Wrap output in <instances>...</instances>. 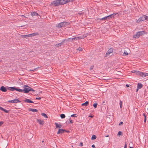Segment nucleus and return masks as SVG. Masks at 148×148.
I'll use <instances>...</instances> for the list:
<instances>
[{
	"label": "nucleus",
	"mask_w": 148,
	"mask_h": 148,
	"mask_svg": "<svg viewBox=\"0 0 148 148\" xmlns=\"http://www.w3.org/2000/svg\"><path fill=\"white\" fill-rule=\"evenodd\" d=\"M23 87L24 88L23 91L25 93H27L30 91H34V90L28 86L27 85H24Z\"/></svg>",
	"instance_id": "obj_1"
},
{
	"label": "nucleus",
	"mask_w": 148,
	"mask_h": 148,
	"mask_svg": "<svg viewBox=\"0 0 148 148\" xmlns=\"http://www.w3.org/2000/svg\"><path fill=\"white\" fill-rule=\"evenodd\" d=\"M147 16L143 15L137 20L136 22L137 23H139L145 20H146L147 21Z\"/></svg>",
	"instance_id": "obj_2"
},
{
	"label": "nucleus",
	"mask_w": 148,
	"mask_h": 148,
	"mask_svg": "<svg viewBox=\"0 0 148 148\" xmlns=\"http://www.w3.org/2000/svg\"><path fill=\"white\" fill-rule=\"evenodd\" d=\"M69 25V23L67 22H62L57 24L56 25L58 27H66Z\"/></svg>",
	"instance_id": "obj_3"
},
{
	"label": "nucleus",
	"mask_w": 148,
	"mask_h": 148,
	"mask_svg": "<svg viewBox=\"0 0 148 148\" xmlns=\"http://www.w3.org/2000/svg\"><path fill=\"white\" fill-rule=\"evenodd\" d=\"M38 36V33H35L27 35H22L21 36V37H31L34 36Z\"/></svg>",
	"instance_id": "obj_4"
},
{
	"label": "nucleus",
	"mask_w": 148,
	"mask_h": 148,
	"mask_svg": "<svg viewBox=\"0 0 148 148\" xmlns=\"http://www.w3.org/2000/svg\"><path fill=\"white\" fill-rule=\"evenodd\" d=\"M113 50L114 49L112 48H111L109 49L106 54L105 57H107L109 56L110 54L113 52Z\"/></svg>",
	"instance_id": "obj_5"
},
{
	"label": "nucleus",
	"mask_w": 148,
	"mask_h": 148,
	"mask_svg": "<svg viewBox=\"0 0 148 148\" xmlns=\"http://www.w3.org/2000/svg\"><path fill=\"white\" fill-rule=\"evenodd\" d=\"M75 0H60V5H63L68 2L73 1Z\"/></svg>",
	"instance_id": "obj_6"
},
{
	"label": "nucleus",
	"mask_w": 148,
	"mask_h": 148,
	"mask_svg": "<svg viewBox=\"0 0 148 148\" xmlns=\"http://www.w3.org/2000/svg\"><path fill=\"white\" fill-rule=\"evenodd\" d=\"M145 33L144 31H140L138 32L136 34V36L137 37H139L143 36Z\"/></svg>",
	"instance_id": "obj_7"
},
{
	"label": "nucleus",
	"mask_w": 148,
	"mask_h": 148,
	"mask_svg": "<svg viewBox=\"0 0 148 148\" xmlns=\"http://www.w3.org/2000/svg\"><path fill=\"white\" fill-rule=\"evenodd\" d=\"M54 5L55 6H57L60 5V0H58L53 1L51 3V5Z\"/></svg>",
	"instance_id": "obj_8"
},
{
	"label": "nucleus",
	"mask_w": 148,
	"mask_h": 148,
	"mask_svg": "<svg viewBox=\"0 0 148 148\" xmlns=\"http://www.w3.org/2000/svg\"><path fill=\"white\" fill-rule=\"evenodd\" d=\"M65 132H66V130L62 129H59L58 131L57 132V134H61L64 133Z\"/></svg>",
	"instance_id": "obj_9"
},
{
	"label": "nucleus",
	"mask_w": 148,
	"mask_h": 148,
	"mask_svg": "<svg viewBox=\"0 0 148 148\" xmlns=\"http://www.w3.org/2000/svg\"><path fill=\"white\" fill-rule=\"evenodd\" d=\"M137 72V74L138 75H140V76L143 77H145V73L143 72H141L139 71V72Z\"/></svg>",
	"instance_id": "obj_10"
},
{
	"label": "nucleus",
	"mask_w": 148,
	"mask_h": 148,
	"mask_svg": "<svg viewBox=\"0 0 148 148\" xmlns=\"http://www.w3.org/2000/svg\"><path fill=\"white\" fill-rule=\"evenodd\" d=\"M9 102H10L12 103H17L20 101L17 99H14L13 100L9 101H8Z\"/></svg>",
	"instance_id": "obj_11"
},
{
	"label": "nucleus",
	"mask_w": 148,
	"mask_h": 148,
	"mask_svg": "<svg viewBox=\"0 0 148 148\" xmlns=\"http://www.w3.org/2000/svg\"><path fill=\"white\" fill-rule=\"evenodd\" d=\"M116 14H118L117 13L113 14H111L110 15H109L108 16H107V17H108L107 19H110L111 18L114 17V16Z\"/></svg>",
	"instance_id": "obj_12"
},
{
	"label": "nucleus",
	"mask_w": 148,
	"mask_h": 148,
	"mask_svg": "<svg viewBox=\"0 0 148 148\" xmlns=\"http://www.w3.org/2000/svg\"><path fill=\"white\" fill-rule=\"evenodd\" d=\"M37 122L40 125H43L44 123V121L43 120H41L40 119H37Z\"/></svg>",
	"instance_id": "obj_13"
},
{
	"label": "nucleus",
	"mask_w": 148,
	"mask_h": 148,
	"mask_svg": "<svg viewBox=\"0 0 148 148\" xmlns=\"http://www.w3.org/2000/svg\"><path fill=\"white\" fill-rule=\"evenodd\" d=\"M0 90L3 92H5L7 91V89L6 88L3 86H2L0 88Z\"/></svg>",
	"instance_id": "obj_14"
},
{
	"label": "nucleus",
	"mask_w": 148,
	"mask_h": 148,
	"mask_svg": "<svg viewBox=\"0 0 148 148\" xmlns=\"http://www.w3.org/2000/svg\"><path fill=\"white\" fill-rule=\"evenodd\" d=\"M24 101L26 103H34V102L33 101L30 100L29 99H27V98H25Z\"/></svg>",
	"instance_id": "obj_15"
},
{
	"label": "nucleus",
	"mask_w": 148,
	"mask_h": 148,
	"mask_svg": "<svg viewBox=\"0 0 148 148\" xmlns=\"http://www.w3.org/2000/svg\"><path fill=\"white\" fill-rule=\"evenodd\" d=\"M143 86V85L142 84L140 83H138V86H137V88L138 89H140Z\"/></svg>",
	"instance_id": "obj_16"
},
{
	"label": "nucleus",
	"mask_w": 148,
	"mask_h": 148,
	"mask_svg": "<svg viewBox=\"0 0 148 148\" xmlns=\"http://www.w3.org/2000/svg\"><path fill=\"white\" fill-rule=\"evenodd\" d=\"M0 110L2 111L5 112L6 113H8V111L7 110H6L5 109L3 108L1 106H0Z\"/></svg>",
	"instance_id": "obj_17"
},
{
	"label": "nucleus",
	"mask_w": 148,
	"mask_h": 148,
	"mask_svg": "<svg viewBox=\"0 0 148 148\" xmlns=\"http://www.w3.org/2000/svg\"><path fill=\"white\" fill-rule=\"evenodd\" d=\"M55 125H56V128H61L62 127V125H60V124H58L57 123H55Z\"/></svg>",
	"instance_id": "obj_18"
},
{
	"label": "nucleus",
	"mask_w": 148,
	"mask_h": 148,
	"mask_svg": "<svg viewBox=\"0 0 148 148\" xmlns=\"http://www.w3.org/2000/svg\"><path fill=\"white\" fill-rule=\"evenodd\" d=\"M88 101H86L85 103L82 104V106H86L88 105Z\"/></svg>",
	"instance_id": "obj_19"
},
{
	"label": "nucleus",
	"mask_w": 148,
	"mask_h": 148,
	"mask_svg": "<svg viewBox=\"0 0 148 148\" xmlns=\"http://www.w3.org/2000/svg\"><path fill=\"white\" fill-rule=\"evenodd\" d=\"M32 16H37L38 15V14L35 12H33L32 13Z\"/></svg>",
	"instance_id": "obj_20"
},
{
	"label": "nucleus",
	"mask_w": 148,
	"mask_h": 148,
	"mask_svg": "<svg viewBox=\"0 0 148 148\" xmlns=\"http://www.w3.org/2000/svg\"><path fill=\"white\" fill-rule=\"evenodd\" d=\"M10 88L11 89V90H15L16 91H18V89L17 88H15V87H11Z\"/></svg>",
	"instance_id": "obj_21"
},
{
	"label": "nucleus",
	"mask_w": 148,
	"mask_h": 148,
	"mask_svg": "<svg viewBox=\"0 0 148 148\" xmlns=\"http://www.w3.org/2000/svg\"><path fill=\"white\" fill-rule=\"evenodd\" d=\"M30 111L32 112H37L38 110L37 109H30Z\"/></svg>",
	"instance_id": "obj_22"
},
{
	"label": "nucleus",
	"mask_w": 148,
	"mask_h": 148,
	"mask_svg": "<svg viewBox=\"0 0 148 148\" xmlns=\"http://www.w3.org/2000/svg\"><path fill=\"white\" fill-rule=\"evenodd\" d=\"M107 16H105L103 18H100V19H99L100 20H107Z\"/></svg>",
	"instance_id": "obj_23"
},
{
	"label": "nucleus",
	"mask_w": 148,
	"mask_h": 148,
	"mask_svg": "<svg viewBox=\"0 0 148 148\" xmlns=\"http://www.w3.org/2000/svg\"><path fill=\"white\" fill-rule=\"evenodd\" d=\"M41 115L42 116H44L45 118H48V117H47V115L45 113H42Z\"/></svg>",
	"instance_id": "obj_24"
},
{
	"label": "nucleus",
	"mask_w": 148,
	"mask_h": 148,
	"mask_svg": "<svg viewBox=\"0 0 148 148\" xmlns=\"http://www.w3.org/2000/svg\"><path fill=\"white\" fill-rule=\"evenodd\" d=\"M96 138V136L95 135H93L91 137L92 140H94Z\"/></svg>",
	"instance_id": "obj_25"
},
{
	"label": "nucleus",
	"mask_w": 148,
	"mask_h": 148,
	"mask_svg": "<svg viewBox=\"0 0 148 148\" xmlns=\"http://www.w3.org/2000/svg\"><path fill=\"white\" fill-rule=\"evenodd\" d=\"M129 53H128L126 51H125L124 53L123 54L125 56H127L128 55Z\"/></svg>",
	"instance_id": "obj_26"
},
{
	"label": "nucleus",
	"mask_w": 148,
	"mask_h": 148,
	"mask_svg": "<svg viewBox=\"0 0 148 148\" xmlns=\"http://www.w3.org/2000/svg\"><path fill=\"white\" fill-rule=\"evenodd\" d=\"M65 116L64 114H62L60 115V117L62 119H63L65 118Z\"/></svg>",
	"instance_id": "obj_27"
},
{
	"label": "nucleus",
	"mask_w": 148,
	"mask_h": 148,
	"mask_svg": "<svg viewBox=\"0 0 148 148\" xmlns=\"http://www.w3.org/2000/svg\"><path fill=\"white\" fill-rule=\"evenodd\" d=\"M97 103H95L93 104V106L95 108H96L97 107Z\"/></svg>",
	"instance_id": "obj_28"
},
{
	"label": "nucleus",
	"mask_w": 148,
	"mask_h": 148,
	"mask_svg": "<svg viewBox=\"0 0 148 148\" xmlns=\"http://www.w3.org/2000/svg\"><path fill=\"white\" fill-rule=\"evenodd\" d=\"M119 104L120 105V107L121 108H122V102L121 101H120V102L119 103Z\"/></svg>",
	"instance_id": "obj_29"
},
{
	"label": "nucleus",
	"mask_w": 148,
	"mask_h": 148,
	"mask_svg": "<svg viewBox=\"0 0 148 148\" xmlns=\"http://www.w3.org/2000/svg\"><path fill=\"white\" fill-rule=\"evenodd\" d=\"M77 50L79 51H82V49L80 47H79L77 48Z\"/></svg>",
	"instance_id": "obj_30"
},
{
	"label": "nucleus",
	"mask_w": 148,
	"mask_h": 148,
	"mask_svg": "<svg viewBox=\"0 0 148 148\" xmlns=\"http://www.w3.org/2000/svg\"><path fill=\"white\" fill-rule=\"evenodd\" d=\"M61 45V43H59L58 44H56V47H59Z\"/></svg>",
	"instance_id": "obj_31"
},
{
	"label": "nucleus",
	"mask_w": 148,
	"mask_h": 148,
	"mask_svg": "<svg viewBox=\"0 0 148 148\" xmlns=\"http://www.w3.org/2000/svg\"><path fill=\"white\" fill-rule=\"evenodd\" d=\"M122 135V133L121 132L119 131L118 134V135Z\"/></svg>",
	"instance_id": "obj_32"
},
{
	"label": "nucleus",
	"mask_w": 148,
	"mask_h": 148,
	"mask_svg": "<svg viewBox=\"0 0 148 148\" xmlns=\"http://www.w3.org/2000/svg\"><path fill=\"white\" fill-rule=\"evenodd\" d=\"M71 117H77V114H72L71 115Z\"/></svg>",
	"instance_id": "obj_33"
},
{
	"label": "nucleus",
	"mask_w": 148,
	"mask_h": 148,
	"mask_svg": "<svg viewBox=\"0 0 148 148\" xmlns=\"http://www.w3.org/2000/svg\"><path fill=\"white\" fill-rule=\"evenodd\" d=\"M18 91L19 92H23V90L22 89H18Z\"/></svg>",
	"instance_id": "obj_34"
},
{
	"label": "nucleus",
	"mask_w": 148,
	"mask_h": 148,
	"mask_svg": "<svg viewBox=\"0 0 148 148\" xmlns=\"http://www.w3.org/2000/svg\"><path fill=\"white\" fill-rule=\"evenodd\" d=\"M144 116H145V119H144V122H146V116L145 115V114H144Z\"/></svg>",
	"instance_id": "obj_35"
},
{
	"label": "nucleus",
	"mask_w": 148,
	"mask_h": 148,
	"mask_svg": "<svg viewBox=\"0 0 148 148\" xmlns=\"http://www.w3.org/2000/svg\"><path fill=\"white\" fill-rule=\"evenodd\" d=\"M139 72V71H132V72L133 73H135L137 74V72Z\"/></svg>",
	"instance_id": "obj_36"
},
{
	"label": "nucleus",
	"mask_w": 148,
	"mask_h": 148,
	"mask_svg": "<svg viewBox=\"0 0 148 148\" xmlns=\"http://www.w3.org/2000/svg\"><path fill=\"white\" fill-rule=\"evenodd\" d=\"M3 121L0 122V126H1L3 124Z\"/></svg>",
	"instance_id": "obj_37"
},
{
	"label": "nucleus",
	"mask_w": 148,
	"mask_h": 148,
	"mask_svg": "<svg viewBox=\"0 0 148 148\" xmlns=\"http://www.w3.org/2000/svg\"><path fill=\"white\" fill-rule=\"evenodd\" d=\"M93 67H94V66H91L90 67V70H92L93 69Z\"/></svg>",
	"instance_id": "obj_38"
},
{
	"label": "nucleus",
	"mask_w": 148,
	"mask_h": 148,
	"mask_svg": "<svg viewBox=\"0 0 148 148\" xmlns=\"http://www.w3.org/2000/svg\"><path fill=\"white\" fill-rule=\"evenodd\" d=\"M69 121H70V123H73V121H72L71 119H69Z\"/></svg>",
	"instance_id": "obj_39"
},
{
	"label": "nucleus",
	"mask_w": 148,
	"mask_h": 148,
	"mask_svg": "<svg viewBox=\"0 0 148 148\" xmlns=\"http://www.w3.org/2000/svg\"><path fill=\"white\" fill-rule=\"evenodd\" d=\"M145 77L146 76H148V73H145Z\"/></svg>",
	"instance_id": "obj_40"
},
{
	"label": "nucleus",
	"mask_w": 148,
	"mask_h": 148,
	"mask_svg": "<svg viewBox=\"0 0 148 148\" xmlns=\"http://www.w3.org/2000/svg\"><path fill=\"white\" fill-rule=\"evenodd\" d=\"M36 99H37L40 100L41 99V98L40 97H36Z\"/></svg>",
	"instance_id": "obj_41"
},
{
	"label": "nucleus",
	"mask_w": 148,
	"mask_h": 148,
	"mask_svg": "<svg viewBox=\"0 0 148 148\" xmlns=\"http://www.w3.org/2000/svg\"><path fill=\"white\" fill-rule=\"evenodd\" d=\"M123 122H121L119 124V125H121L123 124Z\"/></svg>",
	"instance_id": "obj_42"
},
{
	"label": "nucleus",
	"mask_w": 148,
	"mask_h": 148,
	"mask_svg": "<svg viewBox=\"0 0 148 148\" xmlns=\"http://www.w3.org/2000/svg\"><path fill=\"white\" fill-rule=\"evenodd\" d=\"M21 17L23 18H24L25 17V16L23 15H22L21 16Z\"/></svg>",
	"instance_id": "obj_43"
},
{
	"label": "nucleus",
	"mask_w": 148,
	"mask_h": 148,
	"mask_svg": "<svg viewBox=\"0 0 148 148\" xmlns=\"http://www.w3.org/2000/svg\"><path fill=\"white\" fill-rule=\"evenodd\" d=\"M92 147L93 148H95V146L94 145H92Z\"/></svg>",
	"instance_id": "obj_44"
},
{
	"label": "nucleus",
	"mask_w": 148,
	"mask_h": 148,
	"mask_svg": "<svg viewBox=\"0 0 148 148\" xmlns=\"http://www.w3.org/2000/svg\"><path fill=\"white\" fill-rule=\"evenodd\" d=\"M126 147H127V145H126V143L125 145L124 148H126Z\"/></svg>",
	"instance_id": "obj_45"
},
{
	"label": "nucleus",
	"mask_w": 148,
	"mask_h": 148,
	"mask_svg": "<svg viewBox=\"0 0 148 148\" xmlns=\"http://www.w3.org/2000/svg\"><path fill=\"white\" fill-rule=\"evenodd\" d=\"M80 145L81 146H82V143H80Z\"/></svg>",
	"instance_id": "obj_46"
},
{
	"label": "nucleus",
	"mask_w": 148,
	"mask_h": 148,
	"mask_svg": "<svg viewBox=\"0 0 148 148\" xmlns=\"http://www.w3.org/2000/svg\"><path fill=\"white\" fill-rule=\"evenodd\" d=\"M89 117H91V118H92L93 117V116H89Z\"/></svg>",
	"instance_id": "obj_47"
},
{
	"label": "nucleus",
	"mask_w": 148,
	"mask_h": 148,
	"mask_svg": "<svg viewBox=\"0 0 148 148\" xmlns=\"http://www.w3.org/2000/svg\"><path fill=\"white\" fill-rule=\"evenodd\" d=\"M126 86L127 87H129V86L128 84H126Z\"/></svg>",
	"instance_id": "obj_48"
},
{
	"label": "nucleus",
	"mask_w": 148,
	"mask_h": 148,
	"mask_svg": "<svg viewBox=\"0 0 148 148\" xmlns=\"http://www.w3.org/2000/svg\"><path fill=\"white\" fill-rule=\"evenodd\" d=\"M75 38H73L72 39V40H75Z\"/></svg>",
	"instance_id": "obj_49"
},
{
	"label": "nucleus",
	"mask_w": 148,
	"mask_h": 148,
	"mask_svg": "<svg viewBox=\"0 0 148 148\" xmlns=\"http://www.w3.org/2000/svg\"><path fill=\"white\" fill-rule=\"evenodd\" d=\"M130 148H134L133 147H130Z\"/></svg>",
	"instance_id": "obj_50"
},
{
	"label": "nucleus",
	"mask_w": 148,
	"mask_h": 148,
	"mask_svg": "<svg viewBox=\"0 0 148 148\" xmlns=\"http://www.w3.org/2000/svg\"><path fill=\"white\" fill-rule=\"evenodd\" d=\"M108 136H108V135H107V136H106V137H108Z\"/></svg>",
	"instance_id": "obj_51"
},
{
	"label": "nucleus",
	"mask_w": 148,
	"mask_h": 148,
	"mask_svg": "<svg viewBox=\"0 0 148 148\" xmlns=\"http://www.w3.org/2000/svg\"><path fill=\"white\" fill-rule=\"evenodd\" d=\"M138 88H137V90H136V92H137V91H138Z\"/></svg>",
	"instance_id": "obj_52"
},
{
	"label": "nucleus",
	"mask_w": 148,
	"mask_h": 148,
	"mask_svg": "<svg viewBox=\"0 0 148 148\" xmlns=\"http://www.w3.org/2000/svg\"><path fill=\"white\" fill-rule=\"evenodd\" d=\"M147 21H148V16H147Z\"/></svg>",
	"instance_id": "obj_53"
},
{
	"label": "nucleus",
	"mask_w": 148,
	"mask_h": 148,
	"mask_svg": "<svg viewBox=\"0 0 148 148\" xmlns=\"http://www.w3.org/2000/svg\"><path fill=\"white\" fill-rule=\"evenodd\" d=\"M79 14L80 15H81V13H79Z\"/></svg>",
	"instance_id": "obj_54"
},
{
	"label": "nucleus",
	"mask_w": 148,
	"mask_h": 148,
	"mask_svg": "<svg viewBox=\"0 0 148 148\" xmlns=\"http://www.w3.org/2000/svg\"><path fill=\"white\" fill-rule=\"evenodd\" d=\"M30 71H33V70H30Z\"/></svg>",
	"instance_id": "obj_55"
},
{
	"label": "nucleus",
	"mask_w": 148,
	"mask_h": 148,
	"mask_svg": "<svg viewBox=\"0 0 148 148\" xmlns=\"http://www.w3.org/2000/svg\"><path fill=\"white\" fill-rule=\"evenodd\" d=\"M88 36V35H87V36Z\"/></svg>",
	"instance_id": "obj_56"
},
{
	"label": "nucleus",
	"mask_w": 148,
	"mask_h": 148,
	"mask_svg": "<svg viewBox=\"0 0 148 148\" xmlns=\"http://www.w3.org/2000/svg\"><path fill=\"white\" fill-rule=\"evenodd\" d=\"M44 142L43 141H42V142Z\"/></svg>",
	"instance_id": "obj_57"
}]
</instances>
